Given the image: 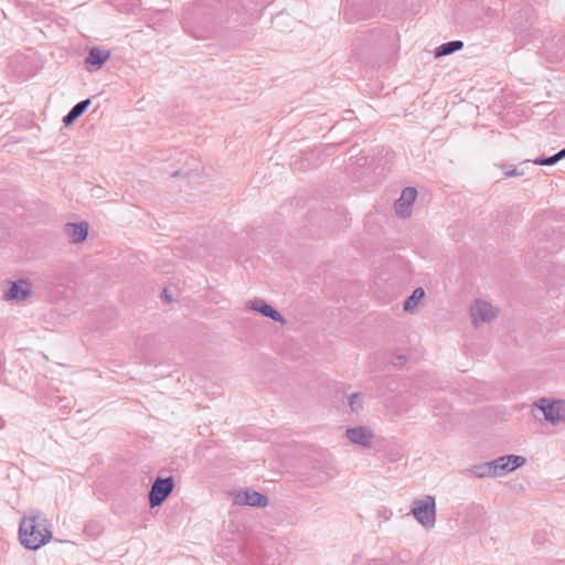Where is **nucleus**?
Listing matches in <instances>:
<instances>
[{
  "label": "nucleus",
  "instance_id": "obj_22",
  "mask_svg": "<svg viewBox=\"0 0 565 565\" xmlns=\"http://www.w3.org/2000/svg\"><path fill=\"white\" fill-rule=\"evenodd\" d=\"M330 477H327V478H323L317 482H313V484H319V483H323L324 481H327Z\"/></svg>",
  "mask_w": 565,
  "mask_h": 565
},
{
  "label": "nucleus",
  "instance_id": "obj_6",
  "mask_svg": "<svg viewBox=\"0 0 565 565\" xmlns=\"http://www.w3.org/2000/svg\"><path fill=\"white\" fill-rule=\"evenodd\" d=\"M525 462V457L519 455L501 456L491 461L497 478L514 471Z\"/></svg>",
  "mask_w": 565,
  "mask_h": 565
},
{
  "label": "nucleus",
  "instance_id": "obj_26",
  "mask_svg": "<svg viewBox=\"0 0 565 565\" xmlns=\"http://www.w3.org/2000/svg\"><path fill=\"white\" fill-rule=\"evenodd\" d=\"M200 23H201V24H203V25H205V24H207L209 22H207V21L205 22V20H202Z\"/></svg>",
  "mask_w": 565,
  "mask_h": 565
},
{
  "label": "nucleus",
  "instance_id": "obj_11",
  "mask_svg": "<svg viewBox=\"0 0 565 565\" xmlns=\"http://www.w3.org/2000/svg\"><path fill=\"white\" fill-rule=\"evenodd\" d=\"M247 308L259 312L260 315L276 321L280 322L281 324L286 323L285 318L281 316L280 312H278L275 308H273L270 305H268L265 300L260 298H255L253 300H249L247 302Z\"/></svg>",
  "mask_w": 565,
  "mask_h": 565
},
{
  "label": "nucleus",
  "instance_id": "obj_13",
  "mask_svg": "<svg viewBox=\"0 0 565 565\" xmlns=\"http://www.w3.org/2000/svg\"><path fill=\"white\" fill-rule=\"evenodd\" d=\"M64 231L70 241L77 244L86 239L88 234V224L86 222L67 223L64 226Z\"/></svg>",
  "mask_w": 565,
  "mask_h": 565
},
{
  "label": "nucleus",
  "instance_id": "obj_7",
  "mask_svg": "<svg viewBox=\"0 0 565 565\" xmlns=\"http://www.w3.org/2000/svg\"><path fill=\"white\" fill-rule=\"evenodd\" d=\"M233 502L237 505H248L255 508H265L268 505V498L255 490L245 489L233 493Z\"/></svg>",
  "mask_w": 565,
  "mask_h": 565
},
{
  "label": "nucleus",
  "instance_id": "obj_25",
  "mask_svg": "<svg viewBox=\"0 0 565 565\" xmlns=\"http://www.w3.org/2000/svg\"><path fill=\"white\" fill-rule=\"evenodd\" d=\"M164 296L168 298V301H171V298H169V295H167V290H164Z\"/></svg>",
  "mask_w": 565,
  "mask_h": 565
},
{
  "label": "nucleus",
  "instance_id": "obj_2",
  "mask_svg": "<svg viewBox=\"0 0 565 565\" xmlns=\"http://www.w3.org/2000/svg\"><path fill=\"white\" fill-rule=\"evenodd\" d=\"M412 514L418 523L426 529H431L436 522V501L431 495L415 500L412 505Z\"/></svg>",
  "mask_w": 565,
  "mask_h": 565
},
{
  "label": "nucleus",
  "instance_id": "obj_21",
  "mask_svg": "<svg viewBox=\"0 0 565 565\" xmlns=\"http://www.w3.org/2000/svg\"><path fill=\"white\" fill-rule=\"evenodd\" d=\"M555 156V159L556 161L558 162L559 160L564 159L565 158V148L559 150L557 153L554 154Z\"/></svg>",
  "mask_w": 565,
  "mask_h": 565
},
{
  "label": "nucleus",
  "instance_id": "obj_10",
  "mask_svg": "<svg viewBox=\"0 0 565 565\" xmlns=\"http://www.w3.org/2000/svg\"><path fill=\"white\" fill-rule=\"evenodd\" d=\"M110 57V51L94 46L89 50L87 56L85 57V67L87 71H96L99 70Z\"/></svg>",
  "mask_w": 565,
  "mask_h": 565
},
{
  "label": "nucleus",
  "instance_id": "obj_14",
  "mask_svg": "<svg viewBox=\"0 0 565 565\" xmlns=\"http://www.w3.org/2000/svg\"><path fill=\"white\" fill-rule=\"evenodd\" d=\"M467 476L484 479L497 478L491 461L475 465L467 470Z\"/></svg>",
  "mask_w": 565,
  "mask_h": 565
},
{
  "label": "nucleus",
  "instance_id": "obj_15",
  "mask_svg": "<svg viewBox=\"0 0 565 565\" xmlns=\"http://www.w3.org/2000/svg\"><path fill=\"white\" fill-rule=\"evenodd\" d=\"M90 105V99H84L72 107V109L64 116L63 122L65 126L72 125L78 117H81L84 111Z\"/></svg>",
  "mask_w": 565,
  "mask_h": 565
},
{
  "label": "nucleus",
  "instance_id": "obj_23",
  "mask_svg": "<svg viewBox=\"0 0 565 565\" xmlns=\"http://www.w3.org/2000/svg\"><path fill=\"white\" fill-rule=\"evenodd\" d=\"M193 36L199 38V39H200V38H204V35L195 34V33H193Z\"/></svg>",
  "mask_w": 565,
  "mask_h": 565
},
{
  "label": "nucleus",
  "instance_id": "obj_16",
  "mask_svg": "<svg viewBox=\"0 0 565 565\" xmlns=\"http://www.w3.org/2000/svg\"><path fill=\"white\" fill-rule=\"evenodd\" d=\"M462 46H463V42L459 41V40L446 42L436 49L435 57H441V56L452 54L456 51L461 50Z\"/></svg>",
  "mask_w": 565,
  "mask_h": 565
},
{
  "label": "nucleus",
  "instance_id": "obj_4",
  "mask_svg": "<svg viewBox=\"0 0 565 565\" xmlns=\"http://www.w3.org/2000/svg\"><path fill=\"white\" fill-rule=\"evenodd\" d=\"M174 488L172 477L157 478L149 491V503L151 508L161 505Z\"/></svg>",
  "mask_w": 565,
  "mask_h": 565
},
{
  "label": "nucleus",
  "instance_id": "obj_5",
  "mask_svg": "<svg viewBox=\"0 0 565 565\" xmlns=\"http://www.w3.org/2000/svg\"><path fill=\"white\" fill-rule=\"evenodd\" d=\"M497 315L498 309L484 300H476L470 307V317L476 328L481 323L492 321Z\"/></svg>",
  "mask_w": 565,
  "mask_h": 565
},
{
  "label": "nucleus",
  "instance_id": "obj_9",
  "mask_svg": "<svg viewBox=\"0 0 565 565\" xmlns=\"http://www.w3.org/2000/svg\"><path fill=\"white\" fill-rule=\"evenodd\" d=\"M417 196L415 188H405L398 200H396L394 207L397 215L408 217L412 213V205Z\"/></svg>",
  "mask_w": 565,
  "mask_h": 565
},
{
  "label": "nucleus",
  "instance_id": "obj_8",
  "mask_svg": "<svg viewBox=\"0 0 565 565\" xmlns=\"http://www.w3.org/2000/svg\"><path fill=\"white\" fill-rule=\"evenodd\" d=\"M345 437L355 445L362 447H370L372 445L374 433L367 426H358L348 428L345 430Z\"/></svg>",
  "mask_w": 565,
  "mask_h": 565
},
{
  "label": "nucleus",
  "instance_id": "obj_19",
  "mask_svg": "<svg viewBox=\"0 0 565 565\" xmlns=\"http://www.w3.org/2000/svg\"><path fill=\"white\" fill-rule=\"evenodd\" d=\"M533 162L539 166H553V164L557 163L554 154L551 157L536 158Z\"/></svg>",
  "mask_w": 565,
  "mask_h": 565
},
{
  "label": "nucleus",
  "instance_id": "obj_18",
  "mask_svg": "<svg viewBox=\"0 0 565 565\" xmlns=\"http://www.w3.org/2000/svg\"><path fill=\"white\" fill-rule=\"evenodd\" d=\"M348 405L351 413L359 414L363 409L364 396L362 393H352L348 396Z\"/></svg>",
  "mask_w": 565,
  "mask_h": 565
},
{
  "label": "nucleus",
  "instance_id": "obj_1",
  "mask_svg": "<svg viewBox=\"0 0 565 565\" xmlns=\"http://www.w3.org/2000/svg\"><path fill=\"white\" fill-rule=\"evenodd\" d=\"M19 535L21 544L29 550L40 548L52 537L47 521L41 515H32L22 519Z\"/></svg>",
  "mask_w": 565,
  "mask_h": 565
},
{
  "label": "nucleus",
  "instance_id": "obj_24",
  "mask_svg": "<svg viewBox=\"0 0 565 565\" xmlns=\"http://www.w3.org/2000/svg\"><path fill=\"white\" fill-rule=\"evenodd\" d=\"M164 296L168 298V301H171V298H169V295H167V290H164Z\"/></svg>",
  "mask_w": 565,
  "mask_h": 565
},
{
  "label": "nucleus",
  "instance_id": "obj_12",
  "mask_svg": "<svg viewBox=\"0 0 565 565\" xmlns=\"http://www.w3.org/2000/svg\"><path fill=\"white\" fill-rule=\"evenodd\" d=\"M32 292L31 284L28 280L20 279L18 281H13L4 295L6 300H24Z\"/></svg>",
  "mask_w": 565,
  "mask_h": 565
},
{
  "label": "nucleus",
  "instance_id": "obj_17",
  "mask_svg": "<svg viewBox=\"0 0 565 565\" xmlns=\"http://www.w3.org/2000/svg\"><path fill=\"white\" fill-rule=\"evenodd\" d=\"M425 290L422 287L416 288L413 294L405 300L404 310L414 312L418 306V302L424 298Z\"/></svg>",
  "mask_w": 565,
  "mask_h": 565
},
{
  "label": "nucleus",
  "instance_id": "obj_3",
  "mask_svg": "<svg viewBox=\"0 0 565 565\" xmlns=\"http://www.w3.org/2000/svg\"><path fill=\"white\" fill-rule=\"evenodd\" d=\"M540 408L547 422L553 425L565 422V401L540 398L535 404Z\"/></svg>",
  "mask_w": 565,
  "mask_h": 565
},
{
  "label": "nucleus",
  "instance_id": "obj_20",
  "mask_svg": "<svg viewBox=\"0 0 565 565\" xmlns=\"http://www.w3.org/2000/svg\"><path fill=\"white\" fill-rule=\"evenodd\" d=\"M523 174H524V172L522 170H519V169H512V170L504 171V175L507 178L520 177V175H523Z\"/></svg>",
  "mask_w": 565,
  "mask_h": 565
}]
</instances>
